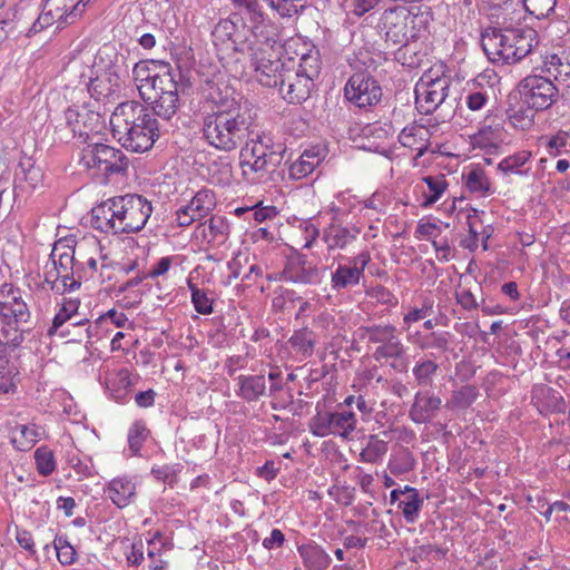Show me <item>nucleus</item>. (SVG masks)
Here are the masks:
<instances>
[{"label":"nucleus","mask_w":570,"mask_h":570,"mask_svg":"<svg viewBox=\"0 0 570 570\" xmlns=\"http://www.w3.org/2000/svg\"><path fill=\"white\" fill-rule=\"evenodd\" d=\"M207 98L214 109L203 118V137L212 147L232 151L242 146L253 134V118L233 96L227 86L208 81Z\"/></svg>","instance_id":"nucleus-1"},{"label":"nucleus","mask_w":570,"mask_h":570,"mask_svg":"<svg viewBox=\"0 0 570 570\" xmlns=\"http://www.w3.org/2000/svg\"><path fill=\"white\" fill-rule=\"evenodd\" d=\"M112 135L128 150H149L160 136V127L151 111L138 101L119 104L110 117Z\"/></svg>","instance_id":"nucleus-2"},{"label":"nucleus","mask_w":570,"mask_h":570,"mask_svg":"<svg viewBox=\"0 0 570 570\" xmlns=\"http://www.w3.org/2000/svg\"><path fill=\"white\" fill-rule=\"evenodd\" d=\"M153 213L151 203L137 194L112 197L92 208V226L102 233L140 232Z\"/></svg>","instance_id":"nucleus-3"},{"label":"nucleus","mask_w":570,"mask_h":570,"mask_svg":"<svg viewBox=\"0 0 570 570\" xmlns=\"http://www.w3.org/2000/svg\"><path fill=\"white\" fill-rule=\"evenodd\" d=\"M31 314L19 288L4 283L0 287V374L8 365V350L19 347L32 330Z\"/></svg>","instance_id":"nucleus-4"},{"label":"nucleus","mask_w":570,"mask_h":570,"mask_svg":"<svg viewBox=\"0 0 570 570\" xmlns=\"http://www.w3.org/2000/svg\"><path fill=\"white\" fill-rule=\"evenodd\" d=\"M538 33L528 27L488 28L481 35V47L493 63L513 65L532 52Z\"/></svg>","instance_id":"nucleus-5"},{"label":"nucleus","mask_w":570,"mask_h":570,"mask_svg":"<svg viewBox=\"0 0 570 570\" xmlns=\"http://www.w3.org/2000/svg\"><path fill=\"white\" fill-rule=\"evenodd\" d=\"M358 337L376 347L372 357L390 366L395 373H406L409 370V356L397 328L392 324H373L358 327Z\"/></svg>","instance_id":"nucleus-6"},{"label":"nucleus","mask_w":570,"mask_h":570,"mask_svg":"<svg viewBox=\"0 0 570 570\" xmlns=\"http://www.w3.org/2000/svg\"><path fill=\"white\" fill-rule=\"evenodd\" d=\"M243 55H248L252 66L256 71L257 81L268 88L279 89L284 82V73L288 71L291 63L282 61L279 49L282 48L274 37H266L264 40L253 45L239 43Z\"/></svg>","instance_id":"nucleus-7"},{"label":"nucleus","mask_w":570,"mask_h":570,"mask_svg":"<svg viewBox=\"0 0 570 570\" xmlns=\"http://www.w3.org/2000/svg\"><path fill=\"white\" fill-rule=\"evenodd\" d=\"M160 77L154 79L151 90L142 99L150 101L155 117L169 120L179 109V95L184 94L186 85L181 81V72L173 70L170 65H160Z\"/></svg>","instance_id":"nucleus-8"},{"label":"nucleus","mask_w":570,"mask_h":570,"mask_svg":"<svg viewBox=\"0 0 570 570\" xmlns=\"http://www.w3.org/2000/svg\"><path fill=\"white\" fill-rule=\"evenodd\" d=\"M90 58L75 57L68 61L65 67V73L68 78H78L79 83H83L90 96L99 101L110 97L120 88L119 76L110 70H104L95 77Z\"/></svg>","instance_id":"nucleus-9"},{"label":"nucleus","mask_w":570,"mask_h":570,"mask_svg":"<svg viewBox=\"0 0 570 570\" xmlns=\"http://www.w3.org/2000/svg\"><path fill=\"white\" fill-rule=\"evenodd\" d=\"M79 165L109 178L115 175L125 176L129 167V159L120 149L106 144L89 142L81 150Z\"/></svg>","instance_id":"nucleus-10"},{"label":"nucleus","mask_w":570,"mask_h":570,"mask_svg":"<svg viewBox=\"0 0 570 570\" xmlns=\"http://www.w3.org/2000/svg\"><path fill=\"white\" fill-rule=\"evenodd\" d=\"M518 90L522 102L535 111L549 109L559 98V88L549 78L540 75L523 78Z\"/></svg>","instance_id":"nucleus-11"},{"label":"nucleus","mask_w":570,"mask_h":570,"mask_svg":"<svg viewBox=\"0 0 570 570\" xmlns=\"http://www.w3.org/2000/svg\"><path fill=\"white\" fill-rule=\"evenodd\" d=\"M383 96L380 82L367 70L355 71L344 87V97L358 108L376 106Z\"/></svg>","instance_id":"nucleus-12"},{"label":"nucleus","mask_w":570,"mask_h":570,"mask_svg":"<svg viewBox=\"0 0 570 570\" xmlns=\"http://www.w3.org/2000/svg\"><path fill=\"white\" fill-rule=\"evenodd\" d=\"M66 125L70 128L72 136L89 144L92 137L104 128V118L100 112L95 111L88 104L70 106L65 110Z\"/></svg>","instance_id":"nucleus-13"},{"label":"nucleus","mask_w":570,"mask_h":570,"mask_svg":"<svg viewBox=\"0 0 570 570\" xmlns=\"http://www.w3.org/2000/svg\"><path fill=\"white\" fill-rule=\"evenodd\" d=\"M449 89V78H433L430 73H424L414 90L417 110L423 115L433 114L445 101Z\"/></svg>","instance_id":"nucleus-14"},{"label":"nucleus","mask_w":570,"mask_h":570,"mask_svg":"<svg viewBox=\"0 0 570 570\" xmlns=\"http://www.w3.org/2000/svg\"><path fill=\"white\" fill-rule=\"evenodd\" d=\"M239 26L245 27L242 17L239 13H232L228 18L222 19L215 26L212 31L213 43L219 49L220 46H227L236 53H242L238 49L239 43L253 45V42H258V29L261 26H253L252 36L253 39H248L247 37H242L239 32Z\"/></svg>","instance_id":"nucleus-15"},{"label":"nucleus","mask_w":570,"mask_h":570,"mask_svg":"<svg viewBox=\"0 0 570 570\" xmlns=\"http://www.w3.org/2000/svg\"><path fill=\"white\" fill-rule=\"evenodd\" d=\"M345 263H338L331 274V286L335 292L357 286L364 276V271L371 262L368 250H362L356 256L344 257Z\"/></svg>","instance_id":"nucleus-16"},{"label":"nucleus","mask_w":570,"mask_h":570,"mask_svg":"<svg viewBox=\"0 0 570 570\" xmlns=\"http://www.w3.org/2000/svg\"><path fill=\"white\" fill-rule=\"evenodd\" d=\"M415 17L410 12L390 10L383 16V26L385 29V42L393 46H401L415 39L414 29Z\"/></svg>","instance_id":"nucleus-17"},{"label":"nucleus","mask_w":570,"mask_h":570,"mask_svg":"<svg viewBox=\"0 0 570 570\" xmlns=\"http://www.w3.org/2000/svg\"><path fill=\"white\" fill-rule=\"evenodd\" d=\"M289 63L291 67L283 76L284 82L278 92L288 104H302L309 98L314 80L294 70L292 59H289Z\"/></svg>","instance_id":"nucleus-18"},{"label":"nucleus","mask_w":570,"mask_h":570,"mask_svg":"<svg viewBox=\"0 0 570 570\" xmlns=\"http://www.w3.org/2000/svg\"><path fill=\"white\" fill-rule=\"evenodd\" d=\"M281 279L294 284L316 285L321 283V271L306 259L295 257L287 261L281 274Z\"/></svg>","instance_id":"nucleus-19"},{"label":"nucleus","mask_w":570,"mask_h":570,"mask_svg":"<svg viewBox=\"0 0 570 570\" xmlns=\"http://www.w3.org/2000/svg\"><path fill=\"white\" fill-rule=\"evenodd\" d=\"M442 400L429 391H419L411 405L410 419L417 424L430 423L441 409Z\"/></svg>","instance_id":"nucleus-20"},{"label":"nucleus","mask_w":570,"mask_h":570,"mask_svg":"<svg viewBox=\"0 0 570 570\" xmlns=\"http://www.w3.org/2000/svg\"><path fill=\"white\" fill-rule=\"evenodd\" d=\"M360 233L361 229L356 225L333 222L324 229L323 240L328 250L345 249L357 239Z\"/></svg>","instance_id":"nucleus-21"},{"label":"nucleus","mask_w":570,"mask_h":570,"mask_svg":"<svg viewBox=\"0 0 570 570\" xmlns=\"http://www.w3.org/2000/svg\"><path fill=\"white\" fill-rule=\"evenodd\" d=\"M431 134L425 126L412 124L402 129L399 141L403 147L416 150V157L423 156L430 147Z\"/></svg>","instance_id":"nucleus-22"},{"label":"nucleus","mask_w":570,"mask_h":570,"mask_svg":"<svg viewBox=\"0 0 570 570\" xmlns=\"http://www.w3.org/2000/svg\"><path fill=\"white\" fill-rule=\"evenodd\" d=\"M273 141V138L266 134L255 135L245 141L246 145L240 150V166L244 174L247 171L246 168L255 173V164L261 163L259 158L263 157L264 149Z\"/></svg>","instance_id":"nucleus-23"},{"label":"nucleus","mask_w":570,"mask_h":570,"mask_svg":"<svg viewBox=\"0 0 570 570\" xmlns=\"http://www.w3.org/2000/svg\"><path fill=\"white\" fill-rule=\"evenodd\" d=\"M106 493L117 508L124 509L136 498V483L127 476L115 478L109 482Z\"/></svg>","instance_id":"nucleus-24"},{"label":"nucleus","mask_w":570,"mask_h":570,"mask_svg":"<svg viewBox=\"0 0 570 570\" xmlns=\"http://www.w3.org/2000/svg\"><path fill=\"white\" fill-rule=\"evenodd\" d=\"M160 65L168 63L157 60L139 61L135 63L132 75L135 81L137 82V88L141 98L145 97L149 90H151L154 79L160 77Z\"/></svg>","instance_id":"nucleus-25"},{"label":"nucleus","mask_w":570,"mask_h":570,"mask_svg":"<svg viewBox=\"0 0 570 570\" xmlns=\"http://www.w3.org/2000/svg\"><path fill=\"white\" fill-rule=\"evenodd\" d=\"M106 385L116 402L125 404L130 400L134 382L127 368L109 374L106 379Z\"/></svg>","instance_id":"nucleus-26"},{"label":"nucleus","mask_w":570,"mask_h":570,"mask_svg":"<svg viewBox=\"0 0 570 570\" xmlns=\"http://www.w3.org/2000/svg\"><path fill=\"white\" fill-rule=\"evenodd\" d=\"M237 395L246 402H256L266 395L267 385L264 374L239 375Z\"/></svg>","instance_id":"nucleus-27"},{"label":"nucleus","mask_w":570,"mask_h":570,"mask_svg":"<svg viewBox=\"0 0 570 570\" xmlns=\"http://www.w3.org/2000/svg\"><path fill=\"white\" fill-rule=\"evenodd\" d=\"M206 224H199L197 229H202L203 238L207 240V244L212 247H219L224 245L229 236V223L223 216H212L208 220V227Z\"/></svg>","instance_id":"nucleus-28"},{"label":"nucleus","mask_w":570,"mask_h":570,"mask_svg":"<svg viewBox=\"0 0 570 570\" xmlns=\"http://www.w3.org/2000/svg\"><path fill=\"white\" fill-rule=\"evenodd\" d=\"M323 155L320 149H306L297 160L288 167L289 177L295 180L307 177L321 164Z\"/></svg>","instance_id":"nucleus-29"},{"label":"nucleus","mask_w":570,"mask_h":570,"mask_svg":"<svg viewBox=\"0 0 570 570\" xmlns=\"http://www.w3.org/2000/svg\"><path fill=\"white\" fill-rule=\"evenodd\" d=\"M424 504V498L420 492L410 485L403 488V498L400 500L399 509L406 523H415Z\"/></svg>","instance_id":"nucleus-30"},{"label":"nucleus","mask_w":570,"mask_h":570,"mask_svg":"<svg viewBox=\"0 0 570 570\" xmlns=\"http://www.w3.org/2000/svg\"><path fill=\"white\" fill-rule=\"evenodd\" d=\"M297 550L306 570H326L331 564V557L315 543L299 546Z\"/></svg>","instance_id":"nucleus-31"},{"label":"nucleus","mask_w":570,"mask_h":570,"mask_svg":"<svg viewBox=\"0 0 570 570\" xmlns=\"http://www.w3.org/2000/svg\"><path fill=\"white\" fill-rule=\"evenodd\" d=\"M534 397L540 403V412L546 410L547 412L564 413L567 410V403L562 395L550 386L541 385L537 387Z\"/></svg>","instance_id":"nucleus-32"},{"label":"nucleus","mask_w":570,"mask_h":570,"mask_svg":"<svg viewBox=\"0 0 570 570\" xmlns=\"http://www.w3.org/2000/svg\"><path fill=\"white\" fill-rule=\"evenodd\" d=\"M285 151L286 148L282 142L268 144L263 157L259 158L261 163L255 164V173H273L282 164Z\"/></svg>","instance_id":"nucleus-33"},{"label":"nucleus","mask_w":570,"mask_h":570,"mask_svg":"<svg viewBox=\"0 0 570 570\" xmlns=\"http://www.w3.org/2000/svg\"><path fill=\"white\" fill-rule=\"evenodd\" d=\"M356 416L351 411L331 412L332 434L338 435L344 440H350L352 432L356 429Z\"/></svg>","instance_id":"nucleus-34"},{"label":"nucleus","mask_w":570,"mask_h":570,"mask_svg":"<svg viewBox=\"0 0 570 570\" xmlns=\"http://www.w3.org/2000/svg\"><path fill=\"white\" fill-rule=\"evenodd\" d=\"M214 194L208 189H202L184 206L196 220L207 216L215 207Z\"/></svg>","instance_id":"nucleus-35"},{"label":"nucleus","mask_w":570,"mask_h":570,"mask_svg":"<svg viewBox=\"0 0 570 570\" xmlns=\"http://www.w3.org/2000/svg\"><path fill=\"white\" fill-rule=\"evenodd\" d=\"M479 396V389L475 385L466 384L452 392L445 406L453 411H464L469 409Z\"/></svg>","instance_id":"nucleus-36"},{"label":"nucleus","mask_w":570,"mask_h":570,"mask_svg":"<svg viewBox=\"0 0 570 570\" xmlns=\"http://www.w3.org/2000/svg\"><path fill=\"white\" fill-rule=\"evenodd\" d=\"M288 343L297 354L309 357L316 345V334L312 330L304 327L295 331Z\"/></svg>","instance_id":"nucleus-37"},{"label":"nucleus","mask_w":570,"mask_h":570,"mask_svg":"<svg viewBox=\"0 0 570 570\" xmlns=\"http://www.w3.org/2000/svg\"><path fill=\"white\" fill-rule=\"evenodd\" d=\"M394 59L399 63L409 68H417L422 62V55L415 39L401 45L394 52Z\"/></svg>","instance_id":"nucleus-38"},{"label":"nucleus","mask_w":570,"mask_h":570,"mask_svg":"<svg viewBox=\"0 0 570 570\" xmlns=\"http://www.w3.org/2000/svg\"><path fill=\"white\" fill-rule=\"evenodd\" d=\"M570 53L564 51L552 53L544 58L543 68L558 80L560 77H570Z\"/></svg>","instance_id":"nucleus-39"},{"label":"nucleus","mask_w":570,"mask_h":570,"mask_svg":"<svg viewBox=\"0 0 570 570\" xmlns=\"http://www.w3.org/2000/svg\"><path fill=\"white\" fill-rule=\"evenodd\" d=\"M41 435L36 424H22L16 428L12 442L20 451L30 450Z\"/></svg>","instance_id":"nucleus-40"},{"label":"nucleus","mask_w":570,"mask_h":570,"mask_svg":"<svg viewBox=\"0 0 570 570\" xmlns=\"http://www.w3.org/2000/svg\"><path fill=\"white\" fill-rule=\"evenodd\" d=\"M387 442L372 434L367 438L365 448L360 453V460L365 463H377L387 452Z\"/></svg>","instance_id":"nucleus-41"},{"label":"nucleus","mask_w":570,"mask_h":570,"mask_svg":"<svg viewBox=\"0 0 570 570\" xmlns=\"http://www.w3.org/2000/svg\"><path fill=\"white\" fill-rule=\"evenodd\" d=\"M61 243H57L52 249L51 258L53 263V271L56 274L73 272L77 266L75 261V249L70 246L63 252H60Z\"/></svg>","instance_id":"nucleus-42"},{"label":"nucleus","mask_w":570,"mask_h":570,"mask_svg":"<svg viewBox=\"0 0 570 570\" xmlns=\"http://www.w3.org/2000/svg\"><path fill=\"white\" fill-rule=\"evenodd\" d=\"M463 177L465 178V186L471 193H478L481 196L491 193V184L484 169L481 167L472 168Z\"/></svg>","instance_id":"nucleus-43"},{"label":"nucleus","mask_w":570,"mask_h":570,"mask_svg":"<svg viewBox=\"0 0 570 570\" xmlns=\"http://www.w3.org/2000/svg\"><path fill=\"white\" fill-rule=\"evenodd\" d=\"M439 371V364L433 360H420L412 368V374L419 386L432 385L433 377Z\"/></svg>","instance_id":"nucleus-44"},{"label":"nucleus","mask_w":570,"mask_h":570,"mask_svg":"<svg viewBox=\"0 0 570 570\" xmlns=\"http://www.w3.org/2000/svg\"><path fill=\"white\" fill-rule=\"evenodd\" d=\"M453 335L448 331L431 332L424 335L420 342L422 350H436L448 352L452 343Z\"/></svg>","instance_id":"nucleus-45"},{"label":"nucleus","mask_w":570,"mask_h":570,"mask_svg":"<svg viewBox=\"0 0 570 570\" xmlns=\"http://www.w3.org/2000/svg\"><path fill=\"white\" fill-rule=\"evenodd\" d=\"M321 66L322 61L318 50L311 49L302 55L299 63L297 67L294 66V70L315 80L321 72Z\"/></svg>","instance_id":"nucleus-46"},{"label":"nucleus","mask_w":570,"mask_h":570,"mask_svg":"<svg viewBox=\"0 0 570 570\" xmlns=\"http://www.w3.org/2000/svg\"><path fill=\"white\" fill-rule=\"evenodd\" d=\"M535 110L525 106L524 102L518 108L510 107L507 110L511 125L518 129H529L534 122Z\"/></svg>","instance_id":"nucleus-47"},{"label":"nucleus","mask_w":570,"mask_h":570,"mask_svg":"<svg viewBox=\"0 0 570 570\" xmlns=\"http://www.w3.org/2000/svg\"><path fill=\"white\" fill-rule=\"evenodd\" d=\"M423 181L426 184L429 188V194L424 193L422 206L429 207L440 199V197L443 195L448 187V183L443 175L425 176L423 177Z\"/></svg>","instance_id":"nucleus-48"},{"label":"nucleus","mask_w":570,"mask_h":570,"mask_svg":"<svg viewBox=\"0 0 570 570\" xmlns=\"http://www.w3.org/2000/svg\"><path fill=\"white\" fill-rule=\"evenodd\" d=\"M531 158V153L528 150H521L513 155H510L503 158L499 165L498 169L504 174H518L524 175L527 171L521 170V167L525 165Z\"/></svg>","instance_id":"nucleus-49"},{"label":"nucleus","mask_w":570,"mask_h":570,"mask_svg":"<svg viewBox=\"0 0 570 570\" xmlns=\"http://www.w3.org/2000/svg\"><path fill=\"white\" fill-rule=\"evenodd\" d=\"M387 466L392 474L399 475L412 471L415 466V460L407 449H403L390 459Z\"/></svg>","instance_id":"nucleus-50"},{"label":"nucleus","mask_w":570,"mask_h":570,"mask_svg":"<svg viewBox=\"0 0 570 570\" xmlns=\"http://www.w3.org/2000/svg\"><path fill=\"white\" fill-rule=\"evenodd\" d=\"M524 10L537 19L548 18L554 12L557 0H522Z\"/></svg>","instance_id":"nucleus-51"},{"label":"nucleus","mask_w":570,"mask_h":570,"mask_svg":"<svg viewBox=\"0 0 570 570\" xmlns=\"http://www.w3.org/2000/svg\"><path fill=\"white\" fill-rule=\"evenodd\" d=\"M79 301H66L52 320V325L48 330V335H53L72 315L78 311Z\"/></svg>","instance_id":"nucleus-52"},{"label":"nucleus","mask_w":570,"mask_h":570,"mask_svg":"<svg viewBox=\"0 0 570 570\" xmlns=\"http://www.w3.org/2000/svg\"><path fill=\"white\" fill-rule=\"evenodd\" d=\"M149 434V430L142 421H136L128 431V444L130 451L137 455Z\"/></svg>","instance_id":"nucleus-53"},{"label":"nucleus","mask_w":570,"mask_h":570,"mask_svg":"<svg viewBox=\"0 0 570 570\" xmlns=\"http://www.w3.org/2000/svg\"><path fill=\"white\" fill-rule=\"evenodd\" d=\"M35 460L39 474L48 476L55 471L56 461L53 452L47 446H41L36 450Z\"/></svg>","instance_id":"nucleus-54"},{"label":"nucleus","mask_w":570,"mask_h":570,"mask_svg":"<svg viewBox=\"0 0 570 570\" xmlns=\"http://www.w3.org/2000/svg\"><path fill=\"white\" fill-rule=\"evenodd\" d=\"M188 287L191 292V303L194 304L195 309L203 315H208L213 313V301L207 296V294L198 288V286L191 281H188Z\"/></svg>","instance_id":"nucleus-55"},{"label":"nucleus","mask_w":570,"mask_h":570,"mask_svg":"<svg viewBox=\"0 0 570 570\" xmlns=\"http://www.w3.org/2000/svg\"><path fill=\"white\" fill-rule=\"evenodd\" d=\"M309 432L317 438H325L332 434L331 412L317 413L308 423Z\"/></svg>","instance_id":"nucleus-56"},{"label":"nucleus","mask_w":570,"mask_h":570,"mask_svg":"<svg viewBox=\"0 0 570 570\" xmlns=\"http://www.w3.org/2000/svg\"><path fill=\"white\" fill-rule=\"evenodd\" d=\"M53 548L61 564L70 566L75 562L77 553L67 537H56Z\"/></svg>","instance_id":"nucleus-57"},{"label":"nucleus","mask_w":570,"mask_h":570,"mask_svg":"<svg viewBox=\"0 0 570 570\" xmlns=\"http://www.w3.org/2000/svg\"><path fill=\"white\" fill-rule=\"evenodd\" d=\"M18 9L16 7L6 11L4 17L0 19V46L17 31L18 27Z\"/></svg>","instance_id":"nucleus-58"},{"label":"nucleus","mask_w":570,"mask_h":570,"mask_svg":"<svg viewBox=\"0 0 570 570\" xmlns=\"http://www.w3.org/2000/svg\"><path fill=\"white\" fill-rule=\"evenodd\" d=\"M266 4L279 14L282 18H289L303 9V4H297L295 0H263Z\"/></svg>","instance_id":"nucleus-59"},{"label":"nucleus","mask_w":570,"mask_h":570,"mask_svg":"<svg viewBox=\"0 0 570 570\" xmlns=\"http://www.w3.org/2000/svg\"><path fill=\"white\" fill-rule=\"evenodd\" d=\"M233 4L245 11L249 16L254 26H259L264 21V13L258 0H232Z\"/></svg>","instance_id":"nucleus-60"},{"label":"nucleus","mask_w":570,"mask_h":570,"mask_svg":"<svg viewBox=\"0 0 570 570\" xmlns=\"http://www.w3.org/2000/svg\"><path fill=\"white\" fill-rule=\"evenodd\" d=\"M181 470L180 464H165L160 466H154L151 469V474L157 479L158 481H161L170 487L177 483V475Z\"/></svg>","instance_id":"nucleus-61"},{"label":"nucleus","mask_w":570,"mask_h":570,"mask_svg":"<svg viewBox=\"0 0 570 570\" xmlns=\"http://www.w3.org/2000/svg\"><path fill=\"white\" fill-rule=\"evenodd\" d=\"M80 287V281L75 278L73 272L56 274L51 289L58 293L72 292Z\"/></svg>","instance_id":"nucleus-62"},{"label":"nucleus","mask_w":570,"mask_h":570,"mask_svg":"<svg viewBox=\"0 0 570 570\" xmlns=\"http://www.w3.org/2000/svg\"><path fill=\"white\" fill-rule=\"evenodd\" d=\"M569 137V132L562 130L551 137L548 142L549 154L551 156H558L560 154V149L567 146Z\"/></svg>","instance_id":"nucleus-63"},{"label":"nucleus","mask_w":570,"mask_h":570,"mask_svg":"<svg viewBox=\"0 0 570 570\" xmlns=\"http://www.w3.org/2000/svg\"><path fill=\"white\" fill-rule=\"evenodd\" d=\"M16 540L18 544L27 550L31 556L36 554L35 542L32 534L23 529H18L16 533Z\"/></svg>","instance_id":"nucleus-64"}]
</instances>
